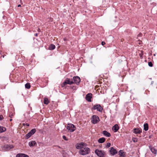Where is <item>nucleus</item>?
Returning a JSON list of instances; mask_svg holds the SVG:
<instances>
[{
  "mask_svg": "<svg viewBox=\"0 0 157 157\" xmlns=\"http://www.w3.org/2000/svg\"><path fill=\"white\" fill-rule=\"evenodd\" d=\"M67 84H66L64 83V82L62 84L61 86L62 87H64L65 85H66Z\"/></svg>",
  "mask_w": 157,
  "mask_h": 157,
  "instance_id": "obj_32",
  "label": "nucleus"
},
{
  "mask_svg": "<svg viewBox=\"0 0 157 157\" xmlns=\"http://www.w3.org/2000/svg\"><path fill=\"white\" fill-rule=\"evenodd\" d=\"M25 87L27 89H29L30 87V84L29 83H27L25 84Z\"/></svg>",
  "mask_w": 157,
  "mask_h": 157,
  "instance_id": "obj_26",
  "label": "nucleus"
},
{
  "mask_svg": "<svg viewBox=\"0 0 157 157\" xmlns=\"http://www.w3.org/2000/svg\"><path fill=\"white\" fill-rule=\"evenodd\" d=\"M92 109H97L99 112H101L102 108L99 104L94 105Z\"/></svg>",
  "mask_w": 157,
  "mask_h": 157,
  "instance_id": "obj_5",
  "label": "nucleus"
},
{
  "mask_svg": "<svg viewBox=\"0 0 157 157\" xmlns=\"http://www.w3.org/2000/svg\"><path fill=\"white\" fill-rule=\"evenodd\" d=\"M21 5H18V7H21Z\"/></svg>",
  "mask_w": 157,
  "mask_h": 157,
  "instance_id": "obj_35",
  "label": "nucleus"
},
{
  "mask_svg": "<svg viewBox=\"0 0 157 157\" xmlns=\"http://www.w3.org/2000/svg\"><path fill=\"white\" fill-rule=\"evenodd\" d=\"M92 157V156H91V157L89 156V157Z\"/></svg>",
  "mask_w": 157,
  "mask_h": 157,
  "instance_id": "obj_40",
  "label": "nucleus"
},
{
  "mask_svg": "<svg viewBox=\"0 0 157 157\" xmlns=\"http://www.w3.org/2000/svg\"><path fill=\"white\" fill-rule=\"evenodd\" d=\"M36 131V129L35 128H33L29 132V133L32 135Z\"/></svg>",
  "mask_w": 157,
  "mask_h": 157,
  "instance_id": "obj_22",
  "label": "nucleus"
},
{
  "mask_svg": "<svg viewBox=\"0 0 157 157\" xmlns=\"http://www.w3.org/2000/svg\"><path fill=\"white\" fill-rule=\"evenodd\" d=\"M111 146V144L109 143H107L106 145V148H109Z\"/></svg>",
  "mask_w": 157,
  "mask_h": 157,
  "instance_id": "obj_27",
  "label": "nucleus"
},
{
  "mask_svg": "<svg viewBox=\"0 0 157 157\" xmlns=\"http://www.w3.org/2000/svg\"><path fill=\"white\" fill-rule=\"evenodd\" d=\"M55 48V46L53 44H51L49 47V49L50 50H52Z\"/></svg>",
  "mask_w": 157,
  "mask_h": 157,
  "instance_id": "obj_20",
  "label": "nucleus"
},
{
  "mask_svg": "<svg viewBox=\"0 0 157 157\" xmlns=\"http://www.w3.org/2000/svg\"><path fill=\"white\" fill-rule=\"evenodd\" d=\"M144 130L145 131H147L148 130V124L146 123H145L144 125Z\"/></svg>",
  "mask_w": 157,
  "mask_h": 157,
  "instance_id": "obj_19",
  "label": "nucleus"
},
{
  "mask_svg": "<svg viewBox=\"0 0 157 157\" xmlns=\"http://www.w3.org/2000/svg\"><path fill=\"white\" fill-rule=\"evenodd\" d=\"M132 141L134 142H137V139L136 138H132Z\"/></svg>",
  "mask_w": 157,
  "mask_h": 157,
  "instance_id": "obj_29",
  "label": "nucleus"
},
{
  "mask_svg": "<svg viewBox=\"0 0 157 157\" xmlns=\"http://www.w3.org/2000/svg\"><path fill=\"white\" fill-rule=\"evenodd\" d=\"M36 144L35 141H32L29 142V144L30 147H32L35 146Z\"/></svg>",
  "mask_w": 157,
  "mask_h": 157,
  "instance_id": "obj_15",
  "label": "nucleus"
},
{
  "mask_svg": "<svg viewBox=\"0 0 157 157\" xmlns=\"http://www.w3.org/2000/svg\"><path fill=\"white\" fill-rule=\"evenodd\" d=\"M64 40H65L66 39L65 38H64Z\"/></svg>",
  "mask_w": 157,
  "mask_h": 157,
  "instance_id": "obj_39",
  "label": "nucleus"
},
{
  "mask_svg": "<svg viewBox=\"0 0 157 157\" xmlns=\"http://www.w3.org/2000/svg\"><path fill=\"white\" fill-rule=\"evenodd\" d=\"M136 134H140L142 132L141 130L139 129L138 128H136L134 129V132Z\"/></svg>",
  "mask_w": 157,
  "mask_h": 157,
  "instance_id": "obj_16",
  "label": "nucleus"
},
{
  "mask_svg": "<svg viewBox=\"0 0 157 157\" xmlns=\"http://www.w3.org/2000/svg\"><path fill=\"white\" fill-rule=\"evenodd\" d=\"M63 139H64L65 140L67 141L68 140V139L66 138V137L65 136H63Z\"/></svg>",
  "mask_w": 157,
  "mask_h": 157,
  "instance_id": "obj_30",
  "label": "nucleus"
},
{
  "mask_svg": "<svg viewBox=\"0 0 157 157\" xmlns=\"http://www.w3.org/2000/svg\"><path fill=\"white\" fill-rule=\"evenodd\" d=\"M90 152V149L89 148L84 147L79 151V153L82 155H85L89 154Z\"/></svg>",
  "mask_w": 157,
  "mask_h": 157,
  "instance_id": "obj_1",
  "label": "nucleus"
},
{
  "mask_svg": "<svg viewBox=\"0 0 157 157\" xmlns=\"http://www.w3.org/2000/svg\"><path fill=\"white\" fill-rule=\"evenodd\" d=\"M100 121L99 117L95 115H93L91 118V121L92 123L95 124H97Z\"/></svg>",
  "mask_w": 157,
  "mask_h": 157,
  "instance_id": "obj_2",
  "label": "nucleus"
},
{
  "mask_svg": "<svg viewBox=\"0 0 157 157\" xmlns=\"http://www.w3.org/2000/svg\"><path fill=\"white\" fill-rule=\"evenodd\" d=\"M92 98V94L91 93L87 94L85 97L86 100L88 101H91V98Z\"/></svg>",
  "mask_w": 157,
  "mask_h": 157,
  "instance_id": "obj_10",
  "label": "nucleus"
},
{
  "mask_svg": "<svg viewBox=\"0 0 157 157\" xmlns=\"http://www.w3.org/2000/svg\"><path fill=\"white\" fill-rule=\"evenodd\" d=\"M142 35V34L141 33H140L138 34V36H141Z\"/></svg>",
  "mask_w": 157,
  "mask_h": 157,
  "instance_id": "obj_34",
  "label": "nucleus"
},
{
  "mask_svg": "<svg viewBox=\"0 0 157 157\" xmlns=\"http://www.w3.org/2000/svg\"><path fill=\"white\" fill-rule=\"evenodd\" d=\"M5 147L7 150L11 149L13 147V146L12 145H6L5 146Z\"/></svg>",
  "mask_w": 157,
  "mask_h": 157,
  "instance_id": "obj_17",
  "label": "nucleus"
},
{
  "mask_svg": "<svg viewBox=\"0 0 157 157\" xmlns=\"http://www.w3.org/2000/svg\"><path fill=\"white\" fill-rule=\"evenodd\" d=\"M32 135L29 132L25 135V138L28 139Z\"/></svg>",
  "mask_w": 157,
  "mask_h": 157,
  "instance_id": "obj_25",
  "label": "nucleus"
},
{
  "mask_svg": "<svg viewBox=\"0 0 157 157\" xmlns=\"http://www.w3.org/2000/svg\"><path fill=\"white\" fill-rule=\"evenodd\" d=\"M148 64L149 66L152 67L153 66V64L151 62H148Z\"/></svg>",
  "mask_w": 157,
  "mask_h": 157,
  "instance_id": "obj_28",
  "label": "nucleus"
},
{
  "mask_svg": "<svg viewBox=\"0 0 157 157\" xmlns=\"http://www.w3.org/2000/svg\"><path fill=\"white\" fill-rule=\"evenodd\" d=\"M16 157H29V156L24 154H18L17 155Z\"/></svg>",
  "mask_w": 157,
  "mask_h": 157,
  "instance_id": "obj_14",
  "label": "nucleus"
},
{
  "mask_svg": "<svg viewBox=\"0 0 157 157\" xmlns=\"http://www.w3.org/2000/svg\"><path fill=\"white\" fill-rule=\"evenodd\" d=\"M64 83L71 85L74 84V82L70 80L69 78H67L64 82Z\"/></svg>",
  "mask_w": 157,
  "mask_h": 157,
  "instance_id": "obj_9",
  "label": "nucleus"
},
{
  "mask_svg": "<svg viewBox=\"0 0 157 157\" xmlns=\"http://www.w3.org/2000/svg\"><path fill=\"white\" fill-rule=\"evenodd\" d=\"M3 118V117L2 115H0V120H1V121L2 120Z\"/></svg>",
  "mask_w": 157,
  "mask_h": 157,
  "instance_id": "obj_31",
  "label": "nucleus"
},
{
  "mask_svg": "<svg viewBox=\"0 0 157 157\" xmlns=\"http://www.w3.org/2000/svg\"><path fill=\"white\" fill-rule=\"evenodd\" d=\"M73 79L74 82L77 84H78L80 82V78L78 76H74L73 77Z\"/></svg>",
  "mask_w": 157,
  "mask_h": 157,
  "instance_id": "obj_6",
  "label": "nucleus"
},
{
  "mask_svg": "<svg viewBox=\"0 0 157 157\" xmlns=\"http://www.w3.org/2000/svg\"><path fill=\"white\" fill-rule=\"evenodd\" d=\"M67 128L71 132H72L74 131L75 129V127L74 125L71 124H68Z\"/></svg>",
  "mask_w": 157,
  "mask_h": 157,
  "instance_id": "obj_4",
  "label": "nucleus"
},
{
  "mask_svg": "<svg viewBox=\"0 0 157 157\" xmlns=\"http://www.w3.org/2000/svg\"><path fill=\"white\" fill-rule=\"evenodd\" d=\"M44 104L47 105L49 102L48 99L47 98H44Z\"/></svg>",
  "mask_w": 157,
  "mask_h": 157,
  "instance_id": "obj_23",
  "label": "nucleus"
},
{
  "mask_svg": "<svg viewBox=\"0 0 157 157\" xmlns=\"http://www.w3.org/2000/svg\"><path fill=\"white\" fill-rule=\"evenodd\" d=\"M35 36H37V33H36V34H35Z\"/></svg>",
  "mask_w": 157,
  "mask_h": 157,
  "instance_id": "obj_37",
  "label": "nucleus"
},
{
  "mask_svg": "<svg viewBox=\"0 0 157 157\" xmlns=\"http://www.w3.org/2000/svg\"><path fill=\"white\" fill-rule=\"evenodd\" d=\"M109 151L110 152V154L112 155H114L117 153V151L113 147H111L110 148V150H109Z\"/></svg>",
  "mask_w": 157,
  "mask_h": 157,
  "instance_id": "obj_8",
  "label": "nucleus"
},
{
  "mask_svg": "<svg viewBox=\"0 0 157 157\" xmlns=\"http://www.w3.org/2000/svg\"><path fill=\"white\" fill-rule=\"evenodd\" d=\"M119 155L121 156H123L124 155V152L122 150H120L119 152Z\"/></svg>",
  "mask_w": 157,
  "mask_h": 157,
  "instance_id": "obj_24",
  "label": "nucleus"
},
{
  "mask_svg": "<svg viewBox=\"0 0 157 157\" xmlns=\"http://www.w3.org/2000/svg\"><path fill=\"white\" fill-rule=\"evenodd\" d=\"M95 154L99 157H105V152L102 151H99L98 149H96L95 150Z\"/></svg>",
  "mask_w": 157,
  "mask_h": 157,
  "instance_id": "obj_3",
  "label": "nucleus"
},
{
  "mask_svg": "<svg viewBox=\"0 0 157 157\" xmlns=\"http://www.w3.org/2000/svg\"><path fill=\"white\" fill-rule=\"evenodd\" d=\"M84 143H81L77 144L76 145V147L77 149L81 150L82 148H83L84 146Z\"/></svg>",
  "mask_w": 157,
  "mask_h": 157,
  "instance_id": "obj_7",
  "label": "nucleus"
},
{
  "mask_svg": "<svg viewBox=\"0 0 157 157\" xmlns=\"http://www.w3.org/2000/svg\"><path fill=\"white\" fill-rule=\"evenodd\" d=\"M12 121V119H10V121Z\"/></svg>",
  "mask_w": 157,
  "mask_h": 157,
  "instance_id": "obj_38",
  "label": "nucleus"
},
{
  "mask_svg": "<svg viewBox=\"0 0 157 157\" xmlns=\"http://www.w3.org/2000/svg\"><path fill=\"white\" fill-rule=\"evenodd\" d=\"M119 129L118 126L117 124H116L114 125L112 128V130L115 132H117Z\"/></svg>",
  "mask_w": 157,
  "mask_h": 157,
  "instance_id": "obj_12",
  "label": "nucleus"
},
{
  "mask_svg": "<svg viewBox=\"0 0 157 157\" xmlns=\"http://www.w3.org/2000/svg\"><path fill=\"white\" fill-rule=\"evenodd\" d=\"M149 148L152 153L155 154H156L157 150L155 148V147L150 146L149 147Z\"/></svg>",
  "mask_w": 157,
  "mask_h": 157,
  "instance_id": "obj_11",
  "label": "nucleus"
},
{
  "mask_svg": "<svg viewBox=\"0 0 157 157\" xmlns=\"http://www.w3.org/2000/svg\"><path fill=\"white\" fill-rule=\"evenodd\" d=\"M102 133L105 136L107 137H109L110 136H111L110 133L105 130L103 131L102 132Z\"/></svg>",
  "mask_w": 157,
  "mask_h": 157,
  "instance_id": "obj_13",
  "label": "nucleus"
},
{
  "mask_svg": "<svg viewBox=\"0 0 157 157\" xmlns=\"http://www.w3.org/2000/svg\"><path fill=\"white\" fill-rule=\"evenodd\" d=\"M105 140V139L104 137H102L101 138H99L98 141L99 143H102L104 142Z\"/></svg>",
  "mask_w": 157,
  "mask_h": 157,
  "instance_id": "obj_18",
  "label": "nucleus"
},
{
  "mask_svg": "<svg viewBox=\"0 0 157 157\" xmlns=\"http://www.w3.org/2000/svg\"><path fill=\"white\" fill-rule=\"evenodd\" d=\"M6 130L5 128L2 126H0V133H2L5 131Z\"/></svg>",
  "mask_w": 157,
  "mask_h": 157,
  "instance_id": "obj_21",
  "label": "nucleus"
},
{
  "mask_svg": "<svg viewBox=\"0 0 157 157\" xmlns=\"http://www.w3.org/2000/svg\"><path fill=\"white\" fill-rule=\"evenodd\" d=\"M26 124V125H27V126H29V124H27H27Z\"/></svg>",
  "mask_w": 157,
  "mask_h": 157,
  "instance_id": "obj_36",
  "label": "nucleus"
},
{
  "mask_svg": "<svg viewBox=\"0 0 157 157\" xmlns=\"http://www.w3.org/2000/svg\"><path fill=\"white\" fill-rule=\"evenodd\" d=\"M101 44L102 45H104L105 44V43L104 41H102L101 42Z\"/></svg>",
  "mask_w": 157,
  "mask_h": 157,
  "instance_id": "obj_33",
  "label": "nucleus"
}]
</instances>
